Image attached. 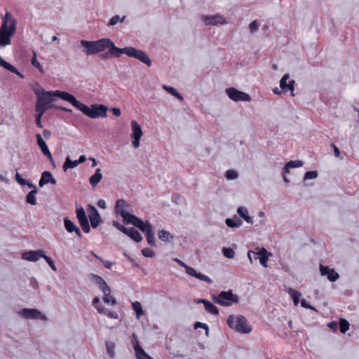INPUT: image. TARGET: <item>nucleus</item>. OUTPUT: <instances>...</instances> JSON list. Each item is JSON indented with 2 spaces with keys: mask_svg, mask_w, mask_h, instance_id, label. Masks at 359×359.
Instances as JSON below:
<instances>
[{
  "mask_svg": "<svg viewBox=\"0 0 359 359\" xmlns=\"http://www.w3.org/2000/svg\"><path fill=\"white\" fill-rule=\"evenodd\" d=\"M107 50V52L100 55V57L102 60H107L110 57L118 58L120 57L122 54H126L130 57H133L140 60L147 67L151 66V60L147 54L144 51L136 48L127 46L121 48L116 47L114 44L112 47H109Z\"/></svg>",
  "mask_w": 359,
  "mask_h": 359,
  "instance_id": "f257e3e1",
  "label": "nucleus"
},
{
  "mask_svg": "<svg viewBox=\"0 0 359 359\" xmlns=\"http://www.w3.org/2000/svg\"><path fill=\"white\" fill-rule=\"evenodd\" d=\"M36 86L39 88H33V91L36 96V102L35 104V109L46 111L48 109L56 107L57 104H54L56 100L54 90H46L41 88L39 83H36Z\"/></svg>",
  "mask_w": 359,
  "mask_h": 359,
  "instance_id": "f03ea898",
  "label": "nucleus"
},
{
  "mask_svg": "<svg viewBox=\"0 0 359 359\" xmlns=\"http://www.w3.org/2000/svg\"><path fill=\"white\" fill-rule=\"evenodd\" d=\"M226 323L231 329L241 334H248L252 330V325L248 323L247 318L243 315H238L236 317L234 315H229Z\"/></svg>",
  "mask_w": 359,
  "mask_h": 359,
  "instance_id": "7ed1b4c3",
  "label": "nucleus"
},
{
  "mask_svg": "<svg viewBox=\"0 0 359 359\" xmlns=\"http://www.w3.org/2000/svg\"><path fill=\"white\" fill-rule=\"evenodd\" d=\"M211 299L215 304L222 306H231L233 304H238L240 300L239 297L233 294L232 290L222 291L217 295L212 294Z\"/></svg>",
  "mask_w": 359,
  "mask_h": 359,
  "instance_id": "20e7f679",
  "label": "nucleus"
},
{
  "mask_svg": "<svg viewBox=\"0 0 359 359\" xmlns=\"http://www.w3.org/2000/svg\"><path fill=\"white\" fill-rule=\"evenodd\" d=\"M79 110L90 118H104L107 116L108 108L104 104H93L90 107L81 103Z\"/></svg>",
  "mask_w": 359,
  "mask_h": 359,
  "instance_id": "39448f33",
  "label": "nucleus"
},
{
  "mask_svg": "<svg viewBox=\"0 0 359 359\" xmlns=\"http://www.w3.org/2000/svg\"><path fill=\"white\" fill-rule=\"evenodd\" d=\"M15 25L13 22L12 25H9V28H6L5 25L0 27V47L6 46L11 43V37L15 33Z\"/></svg>",
  "mask_w": 359,
  "mask_h": 359,
  "instance_id": "423d86ee",
  "label": "nucleus"
},
{
  "mask_svg": "<svg viewBox=\"0 0 359 359\" xmlns=\"http://www.w3.org/2000/svg\"><path fill=\"white\" fill-rule=\"evenodd\" d=\"M226 94L234 102H250L251 97L249 94L241 91L234 87H230L225 90Z\"/></svg>",
  "mask_w": 359,
  "mask_h": 359,
  "instance_id": "0eeeda50",
  "label": "nucleus"
},
{
  "mask_svg": "<svg viewBox=\"0 0 359 359\" xmlns=\"http://www.w3.org/2000/svg\"><path fill=\"white\" fill-rule=\"evenodd\" d=\"M175 261L180 265L182 267L184 268L185 269V271H186V273L191 276H193L197 279H199L202 281H204V282H206L208 283H213V280L210 278L208 276L206 275H204L200 272H197L196 271L195 269L188 266L187 264H186L184 262H183L182 261H181L180 259H175Z\"/></svg>",
  "mask_w": 359,
  "mask_h": 359,
  "instance_id": "6e6552de",
  "label": "nucleus"
},
{
  "mask_svg": "<svg viewBox=\"0 0 359 359\" xmlns=\"http://www.w3.org/2000/svg\"><path fill=\"white\" fill-rule=\"evenodd\" d=\"M54 92L55 99L60 98L64 101H67L79 110L82 102L79 101L74 95L67 91H62L60 90H55Z\"/></svg>",
  "mask_w": 359,
  "mask_h": 359,
  "instance_id": "1a4fd4ad",
  "label": "nucleus"
},
{
  "mask_svg": "<svg viewBox=\"0 0 359 359\" xmlns=\"http://www.w3.org/2000/svg\"><path fill=\"white\" fill-rule=\"evenodd\" d=\"M251 254L253 255V258L255 259H259L260 264L264 267H267V262L269 259V257L271 255V253L269 252L264 248H262L258 252H256L252 250H249L248 252V257L252 262Z\"/></svg>",
  "mask_w": 359,
  "mask_h": 359,
  "instance_id": "9d476101",
  "label": "nucleus"
},
{
  "mask_svg": "<svg viewBox=\"0 0 359 359\" xmlns=\"http://www.w3.org/2000/svg\"><path fill=\"white\" fill-rule=\"evenodd\" d=\"M20 315L26 319H41L46 320L48 318L46 316L43 314L40 311L36 309H27L24 308L19 312Z\"/></svg>",
  "mask_w": 359,
  "mask_h": 359,
  "instance_id": "9b49d317",
  "label": "nucleus"
},
{
  "mask_svg": "<svg viewBox=\"0 0 359 359\" xmlns=\"http://www.w3.org/2000/svg\"><path fill=\"white\" fill-rule=\"evenodd\" d=\"M87 210L88 212L90 225L93 229H96L102 222H103V220L94 205L89 204Z\"/></svg>",
  "mask_w": 359,
  "mask_h": 359,
  "instance_id": "f8f14e48",
  "label": "nucleus"
},
{
  "mask_svg": "<svg viewBox=\"0 0 359 359\" xmlns=\"http://www.w3.org/2000/svg\"><path fill=\"white\" fill-rule=\"evenodd\" d=\"M131 128H132V144L135 148H138L140 147V140L142 135V128L140 125L136 121H131Z\"/></svg>",
  "mask_w": 359,
  "mask_h": 359,
  "instance_id": "ddd939ff",
  "label": "nucleus"
},
{
  "mask_svg": "<svg viewBox=\"0 0 359 359\" xmlns=\"http://www.w3.org/2000/svg\"><path fill=\"white\" fill-rule=\"evenodd\" d=\"M132 343L133 345L134 350L135 351V355L137 359H154L152 357L149 355L141 347L139 341V339L136 334H132Z\"/></svg>",
  "mask_w": 359,
  "mask_h": 359,
  "instance_id": "4468645a",
  "label": "nucleus"
},
{
  "mask_svg": "<svg viewBox=\"0 0 359 359\" xmlns=\"http://www.w3.org/2000/svg\"><path fill=\"white\" fill-rule=\"evenodd\" d=\"M320 272L321 276H327V278L332 283L337 281L339 278V273L334 269H330L327 266L320 265Z\"/></svg>",
  "mask_w": 359,
  "mask_h": 359,
  "instance_id": "2eb2a0df",
  "label": "nucleus"
},
{
  "mask_svg": "<svg viewBox=\"0 0 359 359\" xmlns=\"http://www.w3.org/2000/svg\"><path fill=\"white\" fill-rule=\"evenodd\" d=\"M202 20L207 25H216L217 24L223 25L226 23L225 18L219 14L214 15H203Z\"/></svg>",
  "mask_w": 359,
  "mask_h": 359,
  "instance_id": "dca6fc26",
  "label": "nucleus"
},
{
  "mask_svg": "<svg viewBox=\"0 0 359 359\" xmlns=\"http://www.w3.org/2000/svg\"><path fill=\"white\" fill-rule=\"evenodd\" d=\"M43 254L44 251L42 250H29L22 253V258L25 260L34 262L42 258Z\"/></svg>",
  "mask_w": 359,
  "mask_h": 359,
  "instance_id": "f3484780",
  "label": "nucleus"
},
{
  "mask_svg": "<svg viewBox=\"0 0 359 359\" xmlns=\"http://www.w3.org/2000/svg\"><path fill=\"white\" fill-rule=\"evenodd\" d=\"M36 138L37 144H38L39 147L40 148L42 154L45 156H46L52 163H53V156L48 147L47 144L46 143V142L41 137V134H36Z\"/></svg>",
  "mask_w": 359,
  "mask_h": 359,
  "instance_id": "a211bd4d",
  "label": "nucleus"
},
{
  "mask_svg": "<svg viewBox=\"0 0 359 359\" xmlns=\"http://www.w3.org/2000/svg\"><path fill=\"white\" fill-rule=\"evenodd\" d=\"M81 45L83 48V53L87 55L97 54L95 41L81 40Z\"/></svg>",
  "mask_w": 359,
  "mask_h": 359,
  "instance_id": "6ab92c4d",
  "label": "nucleus"
},
{
  "mask_svg": "<svg viewBox=\"0 0 359 359\" xmlns=\"http://www.w3.org/2000/svg\"><path fill=\"white\" fill-rule=\"evenodd\" d=\"M97 53L105 51L109 47H112L115 43L109 38H102L95 41Z\"/></svg>",
  "mask_w": 359,
  "mask_h": 359,
  "instance_id": "aec40b11",
  "label": "nucleus"
},
{
  "mask_svg": "<svg viewBox=\"0 0 359 359\" xmlns=\"http://www.w3.org/2000/svg\"><path fill=\"white\" fill-rule=\"evenodd\" d=\"M51 184L55 185L57 183L56 180L53 177V175L50 171H44L42 172L41 178L39 181V186L43 187L45 184Z\"/></svg>",
  "mask_w": 359,
  "mask_h": 359,
  "instance_id": "412c9836",
  "label": "nucleus"
},
{
  "mask_svg": "<svg viewBox=\"0 0 359 359\" xmlns=\"http://www.w3.org/2000/svg\"><path fill=\"white\" fill-rule=\"evenodd\" d=\"M198 304H203L207 312L212 315L217 316L219 314L218 308L209 300L205 299H198L196 301Z\"/></svg>",
  "mask_w": 359,
  "mask_h": 359,
  "instance_id": "4be33fe9",
  "label": "nucleus"
},
{
  "mask_svg": "<svg viewBox=\"0 0 359 359\" xmlns=\"http://www.w3.org/2000/svg\"><path fill=\"white\" fill-rule=\"evenodd\" d=\"M115 212L121 216V212H128L131 210L130 205H129L124 199H118L115 204Z\"/></svg>",
  "mask_w": 359,
  "mask_h": 359,
  "instance_id": "5701e85b",
  "label": "nucleus"
},
{
  "mask_svg": "<svg viewBox=\"0 0 359 359\" xmlns=\"http://www.w3.org/2000/svg\"><path fill=\"white\" fill-rule=\"evenodd\" d=\"M0 66L2 67L3 68H4L5 69L18 75L19 77H20L22 79L24 78V75L21 72H20L15 67L11 65L9 62H6L1 56H0Z\"/></svg>",
  "mask_w": 359,
  "mask_h": 359,
  "instance_id": "b1692460",
  "label": "nucleus"
},
{
  "mask_svg": "<svg viewBox=\"0 0 359 359\" xmlns=\"http://www.w3.org/2000/svg\"><path fill=\"white\" fill-rule=\"evenodd\" d=\"M121 217L123 218V222L126 224H133L135 226L136 222H137L140 217H137L133 214L130 213L129 212H121Z\"/></svg>",
  "mask_w": 359,
  "mask_h": 359,
  "instance_id": "393cba45",
  "label": "nucleus"
},
{
  "mask_svg": "<svg viewBox=\"0 0 359 359\" xmlns=\"http://www.w3.org/2000/svg\"><path fill=\"white\" fill-rule=\"evenodd\" d=\"M136 228L140 229L142 232L146 233L147 231L151 230L154 229L153 226L151 224V223L148 221H143L141 218H139L135 226Z\"/></svg>",
  "mask_w": 359,
  "mask_h": 359,
  "instance_id": "a878e982",
  "label": "nucleus"
},
{
  "mask_svg": "<svg viewBox=\"0 0 359 359\" xmlns=\"http://www.w3.org/2000/svg\"><path fill=\"white\" fill-rule=\"evenodd\" d=\"M125 234L127 235L136 243H140L143 239L140 233L133 227L128 228L127 231L126 232Z\"/></svg>",
  "mask_w": 359,
  "mask_h": 359,
  "instance_id": "bb28decb",
  "label": "nucleus"
},
{
  "mask_svg": "<svg viewBox=\"0 0 359 359\" xmlns=\"http://www.w3.org/2000/svg\"><path fill=\"white\" fill-rule=\"evenodd\" d=\"M237 213L240 217L243 218L246 222L250 224L253 223V219L248 215V210L245 207H238L237 209Z\"/></svg>",
  "mask_w": 359,
  "mask_h": 359,
  "instance_id": "cd10ccee",
  "label": "nucleus"
},
{
  "mask_svg": "<svg viewBox=\"0 0 359 359\" xmlns=\"http://www.w3.org/2000/svg\"><path fill=\"white\" fill-rule=\"evenodd\" d=\"M102 179L101 169L97 168L95 173L89 178V183L93 187H95Z\"/></svg>",
  "mask_w": 359,
  "mask_h": 359,
  "instance_id": "c85d7f7f",
  "label": "nucleus"
},
{
  "mask_svg": "<svg viewBox=\"0 0 359 359\" xmlns=\"http://www.w3.org/2000/svg\"><path fill=\"white\" fill-rule=\"evenodd\" d=\"M225 223L229 228H237L243 224V222L237 215H233L231 218H226Z\"/></svg>",
  "mask_w": 359,
  "mask_h": 359,
  "instance_id": "c756f323",
  "label": "nucleus"
},
{
  "mask_svg": "<svg viewBox=\"0 0 359 359\" xmlns=\"http://www.w3.org/2000/svg\"><path fill=\"white\" fill-rule=\"evenodd\" d=\"M15 22V28L17 27V20L13 18L11 12L6 11L4 17L3 18L1 25H5L6 28H9V25Z\"/></svg>",
  "mask_w": 359,
  "mask_h": 359,
  "instance_id": "7c9ffc66",
  "label": "nucleus"
},
{
  "mask_svg": "<svg viewBox=\"0 0 359 359\" xmlns=\"http://www.w3.org/2000/svg\"><path fill=\"white\" fill-rule=\"evenodd\" d=\"M76 215L79 224L86 222V220H88L85 210L82 206H79L76 208Z\"/></svg>",
  "mask_w": 359,
  "mask_h": 359,
  "instance_id": "2f4dec72",
  "label": "nucleus"
},
{
  "mask_svg": "<svg viewBox=\"0 0 359 359\" xmlns=\"http://www.w3.org/2000/svg\"><path fill=\"white\" fill-rule=\"evenodd\" d=\"M158 238L163 242H170L174 236L168 231L162 229L158 232Z\"/></svg>",
  "mask_w": 359,
  "mask_h": 359,
  "instance_id": "473e14b6",
  "label": "nucleus"
},
{
  "mask_svg": "<svg viewBox=\"0 0 359 359\" xmlns=\"http://www.w3.org/2000/svg\"><path fill=\"white\" fill-rule=\"evenodd\" d=\"M287 292L292 297L294 304L295 306L298 305V304L299 303V298L302 295L301 292L290 287L288 289Z\"/></svg>",
  "mask_w": 359,
  "mask_h": 359,
  "instance_id": "72a5a7b5",
  "label": "nucleus"
},
{
  "mask_svg": "<svg viewBox=\"0 0 359 359\" xmlns=\"http://www.w3.org/2000/svg\"><path fill=\"white\" fill-rule=\"evenodd\" d=\"M163 88L171 95L173 97L177 98L180 100H183V96L181 95V93L175 89L174 87L169 86H164Z\"/></svg>",
  "mask_w": 359,
  "mask_h": 359,
  "instance_id": "f704fd0d",
  "label": "nucleus"
},
{
  "mask_svg": "<svg viewBox=\"0 0 359 359\" xmlns=\"http://www.w3.org/2000/svg\"><path fill=\"white\" fill-rule=\"evenodd\" d=\"M39 191H35L34 190H32L30 191L27 195L25 197V202L27 203V204H30V205H36V194L38 193Z\"/></svg>",
  "mask_w": 359,
  "mask_h": 359,
  "instance_id": "c9c22d12",
  "label": "nucleus"
},
{
  "mask_svg": "<svg viewBox=\"0 0 359 359\" xmlns=\"http://www.w3.org/2000/svg\"><path fill=\"white\" fill-rule=\"evenodd\" d=\"M78 165H79V164H78L76 160L72 161L69 156H67L65 159V161L63 165H62V168H63L64 171H67L68 169L76 168Z\"/></svg>",
  "mask_w": 359,
  "mask_h": 359,
  "instance_id": "e433bc0d",
  "label": "nucleus"
},
{
  "mask_svg": "<svg viewBox=\"0 0 359 359\" xmlns=\"http://www.w3.org/2000/svg\"><path fill=\"white\" fill-rule=\"evenodd\" d=\"M154 234H155V231H154V229H152L151 230H149V231H147V232H146L145 236H146L147 241L149 245H150L151 246H153V247H156Z\"/></svg>",
  "mask_w": 359,
  "mask_h": 359,
  "instance_id": "4c0bfd02",
  "label": "nucleus"
},
{
  "mask_svg": "<svg viewBox=\"0 0 359 359\" xmlns=\"http://www.w3.org/2000/svg\"><path fill=\"white\" fill-rule=\"evenodd\" d=\"M64 226L65 229L69 233H73L74 231H76V225L68 217L64 218Z\"/></svg>",
  "mask_w": 359,
  "mask_h": 359,
  "instance_id": "58836bf2",
  "label": "nucleus"
},
{
  "mask_svg": "<svg viewBox=\"0 0 359 359\" xmlns=\"http://www.w3.org/2000/svg\"><path fill=\"white\" fill-rule=\"evenodd\" d=\"M105 346L107 354L111 358H114L115 356V343L112 341H106Z\"/></svg>",
  "mask_w": 359,
  "mask_h": 359,
  "instance_id": "ea45409f",
  "label": "nucleus"
},
{
  "mask_svg": "<svg viewBox=\"0 0 359 359\" xmlns=\"http://www.w3.org/2000/svg\"><path fill=\"white\" fill-rule=\"evenodd\" d=\"M132 308L135 312L137 318H140L141 316L144 315V311L142 309V306L140 302H135L132 303Z\"/></svg>",
  "mask_w": 359,
  "mask_h": 359,
  "instance_id": "a19ab883",
  "label": "nucleus"
},
{
  "mask_svg": "<svg viewBox=\"0 0 359 359\" xmlns=\"http://www.w3.org/2000/svg\"><path fill=\"white\" fill-rule=\"evenodd\" d=\"M350 324L344 318H341L339 322V327L340 332L342 334H345L349 329Z\"/></svg>",
  "mask_w": 359,
  "mask_h": 359,
  "instance_id": "79ce46f5",
  "label": "nucleus"
},
{
  "mask_svg": "<svg viewBox=\"0 0 359 359\" xmlns=\"http://www.w3.org/2000/svg\"><path fill=\"white\" fill-rule=\"evenodd\" d=\"M126 18V16L124 15L122 18H121L119 15H116L113 16L108 22L107 26H114L116 25L118 22H123Z\"/></svg>",
  "mask_w": 359,
  "mask_h": 359,
  "instance_id": "37998d69",
  "label": "nucleus"
},
{
  "mask_svg": "<svg viewBox=\"0 0 359 359\" xmlns=\"http://www.w3.org/2000/svg\"><path fill=\"white\" fill-rule=\"evenodd\" d=\"M88 277L90 280L94 282L97 286L103 285L106 282L101 276L95 273H89Z\"/></svg>",
  "mask_w": 359,
  "mask_h": 359,
  "instance_id": "c03bdc74",
  "label": "nucleus"
},
{
  "mask_svg": "<svg viewBox=\"0 0 359 359\" xmlns=\"http://www.w3.org/2000/svg\"><path fill=\"white\" fill-rule=\"evenodd\" d=\"M88 277L90 280L94 282L97 286L103 285L106 282L101 276L95 273H89Z\"/></svg>",
  "mask_w": 359,
  "mask_h": 359,
  "instance_id": "a18cd8bd",
  "label": "nucleus"
},
{
  "mask_svg": "<svg viewBox=\"0 0 359 359\" xmlns=\"http://www.w3.org/2000/svg\"><path fill=\"white\" fill-rule=\"evenodd\" d=\"M304 165L302 161H290L285 163V170L302 167Z\"/></svg>",
  "mask_w": 359,
  "mask_h": 359,
  "instance_id": "49530a36",
  "label": "nucleus"
},
{
  "mask_svg": "<svg viewBox=\"0 0 359 359\" xmlns=\"http://www.w3.org/2000/svg\"><path fill=\"white\" fill-rule=\"evenodd\" d=\"M103 301L105 304H111L112 306L117 304L116 299L114 297L111 296V292H107L104 294Z\"/></svg>",
  "mask_w": 359,
  "mask_h": 359,
  "instance_id": "de8ad7c7",
  "label": "nucleus"
},
{
  "mask_svg": "<svg viewBox=\"0 0 359 359\" xmlns=\"http://www.w3.org/2000/svg\"><path fill=\"white\" fill-rule=\"evenodd\" d=\"M35 111L36 112V114L35 115L36 126L38 128H43V125H42V123H41V117L46 113V111H41V110H39V109H35Z\"/></svg>",
  "mask_w": 359,
  "mask_h": 359,
  "instance_id": "09e8293b",
  "label": "nucleus"
},
{
  "mask_svg": "<svg viewBox=\"0 0 359 359\" xmlns=\"http://www.w3.org/2000/svg\"><path fill=\"white\" fill-rule=\"evenodd\" d=\"M318 176V172L317 170H309L306 171L304 176V180H313L316 179Z\"/></svg>",
  "mask_w": 359,
  "mask_h": 359,
  "instance_id": "8fccbe9b",
  "label": "nucleus"
},
{
  "mask_svg": "<svg viewBox=\"0 0 359 359\" xmlns=\"http://www.w3.org/2000/svg\"><path fill=\"white\" fill-rule=\"evenodd\" d=\"M31 63L35 68L38 69L41 73L44 72L42 66L41 65V64L36 58V55L35 53H34V55L31 60Z\"/></svg>",
  "mask_w": 359,
  "mask_h": 359,
  "instance_id": "3c124183",
  "label": "nucleus"
},
{
  "mask_svg": "<svg viewBox=\"0 0 359 359\" xmlns=\"http://www.w3.org/2000/svg\"><path fill=\"white\" fill-rule=\"evenodd\" d=\"M222 252L224 256L229 259H233L235 256V252L231 248L224 247L222 248Z\"/></svg>",
  "mask_w": 359,
  "mask_h": 359,
  "instance_id": "603ef678",
  "label": "nucleus"
},
{
  "mask_svg": "<svg viewBox=\"0 0 359 359\" xmlns=\"http://www.w3.org/2000/svg\"><path fill=\"white\" fill-rule=\"evenodd\" d=\"M238 174L234 170H228L225 172V177L229 180H233L238 178Z\"/></svg>",
  "mask_w": 359,
  "mask_h": 359,
  "instance_id": "864d4df0",
  "label": "nucleus"
},
{
  "mask_svg": "<svg viewBox=\"0 0 359 359\" xmlns=\"http://www.w3.org/2000/svg\"><path fill=\"white\" fill-rule=\"evenodd\" d=\"M46 262L48 264V266L51 268L54 271H57V268L55 266V262L53 259L48 256H47L45 253L43 254V257Z\"/></svg>",
  "mask_w": 359,
  "mask_h": 359,
  "instance_id": "5fc2aeb1",
  "label": "nucleus"
},
{
  "mask_svg": "<svg viewBox=\"0 0 359 359\" xmlns=\"http://www.w3.org/2000/svg\"><path fill=\"white\" fill-rule=\"evenodd\" d=\"M290 78V76L289 74H285V75H283V76L281 78L280 81V88L283 90H287V81Z\"/></svg>",
  "mask_w": 359,
  "mask_h": 359,
  "instance_id": "6e6d98bb",
  "label": "nucleus"
},
{
  "mask_svg": "<svg viewBox=\"0 0 359 359\" xmlns=\"http://www.w3.org/2000/svg\"><path fill=\"white\" fill-rule=\"evenodd\" d=\"M141 252L142 255L145 257L151 258L155 256V252L149 248H143Z\"/></svg>",
  "mask_w": 359,
  "mask_h": 359,
  "instance_id": "4d7b16f0",
  "label": "nucleus"
},
{
  "mask_svg": "<svg viewBox=\"0 0 359 359\" xmlns=\"http://www.w3.org/2000/svg\"><path fill=\"white\" fill-rule=\"evenodd\" d=\"M113 226L124 234L126 233L128 229V227H126L124 225L121 224L120 222L117 221L113 222Z\"/></svg>",
  "mask_w": 359,
  "mask_h": 359,
  "instance_id": "13d9d810",
  "label": "nucleus"
},
{
  "mask_svg": "<svg viewBox=\"0 0 359 359\" xmlns=\"http://www.w3.org/2000/svg\"><path fill=\"white\" fill-rule=\"evenodd\" d=\"M259 23L257 22V20H254L252 21L250 25H249V29H250V31L251 33H255L256 32L258 29H259Z\"/></svg>",
  "mask_w": 359,
  "mask_h": 359,
  "instance_id": "bf43d9fd",
  "label": "nucleus"
},
{
  "mask_svg": "<svg viewBox=\"0 0 359 359\" xmlns=\"http://www.w3.org/2000/svg\"><path fill=\"white\" fill-rule=\"evenodd\" d=\"M15 180L21 186H25V184H27V180L22 178V176L18 172L15 174Z\"/></svg>",
  "mask_w": 359,
  "mask_h": 359,
  "instance_id": "052dcab7",
  "label": "nucleus"
},
{
  "mask_svg": "<svg viewBox=\"0 0 359 359\" xmlns=\"http://www.w3.org/2000/svg\"><path fill=\"white\" fill-rule=\"evenodd\" d=\"M301 306L303 307V308H305V309H311V310H313V311H317V310L315 309V307H313V306H311L309 302H308L305 299H302L301 300Z\"/></svg>",
  "mask_w": 359,
  "mask_h": 359,
  "instance_id": "680f3d73",
  "label": "nucleus"
},
{
  "mask_svg": "<svg viewBox=\"0 0 359 359\" xmlns=\"http://www.w3.org/2000/svg\"><path fill=\"white\" fill-rule=\"evenodd\" d=\"M98 287L104 294L107 292H111V288L108 286L106 282H104L103 285H99Z\"/></svg>",
  "mask_w": 359,
  "mask_h": 359,
  "instance_id": "e2e57ef3",
  "label": "nucleus"
},
{
  "mask_svg": "<svg viewBox=\"0 0 359 359\" xmlns=\"http://www.w3.org/2000/svg\"><path fill=\"white\" fill-rule=\"evenodd\" d=\"M294 84H295L294 80H290L288 81L287 86V89L290 90L292 96L294 95Z\"/></svg>",
  "mask_w": 359,
  "mask_h": 359,
  "instance_id": "0e129e2a",
  "label": "nucleus"
},
{
  "mask_svg": "<svg viewBox=\"0 0 359 359\" xmlns=\"http://www.w3.org/2000/svg\"><path fill=\"white\" fill-rule=\"evenodd\" d=\"M80 226H81L82 230L85 233H88L90 232V226L89 224L88 220H86V222H84L83 224H81Z\"/></svg>",
  "mask_w": 359,
  "mask_h": 359,
  "instance_id": "69168bd1",
  "label": "nucleus"
},
{
  "mask_svg": "<svg viewBox=\"0 0 359 359\" xmlns=\"http://www.w3.org/2000/svg\"><path fill=\"white\" fill-rule=\"evenodd\" d=\"M208 325L206 323H201V322H196L194 324V328H202L204 329L205 331L208 332Z\"/></svg>",
  "mask_w": 359,
  "mask_h": 359,
  "instance_id": "338daca9",
  "label": "nucleus"
},
{
  "mask_svg": "<svg viewBox=\"0 0 359 359\" xmlns=\"http://www.w3.org/2000/svg\"><path fill=\"white\" fill-rule=\"evenodd\" d=\"M182 200V196L179 194H174L172 196V202L175 204H180Z\"/></svg>",
  "mask_w": 359,
  "mask_h": 359,
  "instance_id": "774afa93",
  "label": "nucleus"
}]
</instances>
